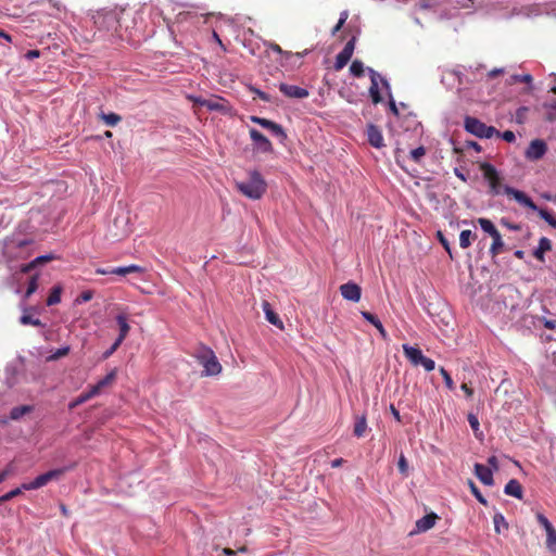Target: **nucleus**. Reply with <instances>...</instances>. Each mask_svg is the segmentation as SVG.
<instances>
[{
    "label": "nucleus",
    "instance_id": "f257e3e1",
    "mask_svg": "<svg viewBox=\"0 0 556 556\" xmlns=\"http://www.w3.org/2000/svg\"><path fill=\"white\" fill-rule=\"evenodd\" d=\"M237 190L251 200H260L267 191V182L260 172L252 170L249 178L235 182Z\"/></svg>",
    "mask_w": 556,
    "mask_h": 556
},
{
    "label": "nucleus",
    "instance_id": "f03ea898",
    "mask_svg": "<svg viewBox=\"0 0 556 556\" xmlns=\"http://www.w3.org/2000/svg\"><path fill=\"white\" fill-rule=\"evenodd\" d=\"M504 192L507 197L513 198L520 205L531 211L538 212L542 219H544L553 228H556V216L544 208H539L532 199L527 195V193L513 187H505Z\"/></svg>",
    "mask_w": 556,
    "mask_h": 556
},
{
    "label": "nucleus",
    "instance_id": "7ed1b4c3",
    "mask_svg": "<svg viewBox=\"0 0 556 556\" xmlns=\"http://www.w3.org/2000/svg\"><path fill=\"white\" fill-rule=\"evenodd\" d=\"M464 127L466 131L470 132L471 135L478 137V138H491L493 135L498 134V131L493 126H488L480 119L472 117V116H466L464 119Z\"/></svg>",
    "mask_w": 556,
    "mask_h": 556
},
{
    "label": "nucleus",
    "instance_id": "20e7f679",
    "mask_svg": "<svg viewBox=\"0 0 556 556\" xmlns=\"http://www.w3.org/2000/svg\"><path fill=\"white\" fill-rule=\"evenodd\" d=\"M72 468L73 466L49 470L42 475H39L33 481L23 483L22 488L26 491L40 489L52 480H59L67 470Z\"/></svg>",
    "mask_w": 556,
    "mask_h": 556
},
{
    "label": "nucleus",
    "instance_id": "39448f33",
    "mask_svg": "<svg viewBox=\"0 0 556 556\" xmlns=\"http://www.w3.org/2000/svg\"><path fill=\"white\" fill-rule=\"evenodd\" d=\"M72 468L73 466L49 470L42 475H39L33 481L23 483L22 488L26 491L40 489L52 480H59L67 470Z\"/></svg>",
    "mask_w": 556,
    "mask_h": 556
},
{
    "label": "nucleus",
    "instance_id": "423d86ee",
    "mask_svg": "<svg viewBox=\"0 0 556 556\" xmlns=\"http://www.w3.org/2000/svg\"><path fill=\"white\" fill-rule=\"evenodd\" d=\"M480 170L482 172L483 178L488 181L490 187V192L494 195L504 192V188L506 186H502V177L497 169L490 163H481Z\"/></svg>",
    "mask_w": 556,
    "mask_h": 556
},
{
    "label": "nucleus",
    "instance_id": "0eeeda50",
    "mask_svg": "<svg viewBox=\"0 0 556 556\" xmlns=\"http://www.w3.org/2000/svg\"><path fill=\"white\" fill-rule=\"evenodd\" d=\"M200 364L204 367L205 376H215L222 371V365L212 350L206 349L198 356Z\"/></svg>",
    "mask_w": 556,
    "mask_h": 556
},
{
    "label": "nucleus",
    "instance_id": "6e6552de",
    "mask_svg": "<svg viewBox=\"0 0 556 556\" xmlns=\"http://www.w3.org/2000/svg\"><path fill=\"white\" fill-rule=\"evenodd\" d=\"M370 75V87H369V96L374 104H378L382 101V97L379 91V81H381L384 86L388 87V81L382 78L376 71L372 68H367Z\"/></svg>",
    "mask_w": 556,
    "mask_h": 556
},
{
    "label": "nucleus",
    "instance_id": "1a4fd4ad",
    "mask_svg": "<svg viewBox=\"0 0 556 556\" xmlns=\"http://www.w3.org/2000/svg\"><path fill=\"white\" fill-rule=\"evenodd\" d=\"M547 152V144L542 139H534L530 142L525 152L526 159L530 161L541 160Z\"/></svg>",
    "mask_w": 556,
    "mask_h": 556
},
{
    "label": "nucleus",
    "instance_id": "9d476101",
    "mask_svg": "<svg viewBox=\"0 0 556 556\" xmlns=\"http://www.w3.org/2000/svg\"><path fill=\"white\" fill-rule=\"evenodd\" d=\"M355 42L356 38L352 37L344 46L342 51L337 55L336 62H334V70L340 71L342 70L351 60L354 49H355Z\"/></svg>",
    "mask_w": 556,
    "mask_h": 556
},
{
    "label": "nucleus",
    "instance_id": "9b49d317",
    "mask_svg": "<svg viewBox=\"0 0 556 556\" xmlns=\"http://www.w3.org/2000/svg\"><path fill=\"white\" fill-rule=\"evenodd\" d=\"M250 137L255 146V149L262 153H270L273 152V144L268 140L267 137H265L262 132L258 130L252 128L250 129Z\"/></svg>",
    "mask_w": 556,
    "mask_h": 556
},
{
    "label": "nucleus",
    "instance_id": "f8f14e48",
    "mask_svg": "<svg viewBox=\"0 0 556 556\" xmlns=\"http://www.w3.org/2000/svg\"><path fill=\"white\" fill-rule=\"evenodd\" d=\"M341 295L349 301L358 302L362 295V289L354 282H346L340 286Z\"/></svg>",
    "mask_w": 556,
    "mask_h": 556
},
{
    "label": "nucleus",
    "instance_id": "ddd939ff",
    "mask_svg": "<svg viewBox=\"0 0 556 556\" xmlns=\"http://www.w3.org/2000/svg\"><path fill=\"white\" fill-rule=\"evenodd\" d=\"M279 90L288 98L304 99L308 97V90L295 85L280 84Z\"/></svg>",
    "mask_w": 556,
    "mask_h": 556
},
{
    "label": "nucleus",
    "instance_id": "4468645a",
    "mask_svg": "<svg viewBox=\"0 0 556 556\" xmlns=\"http://www.w3.org/2000/svg\"><path fill=\"white\" fill-rule=\"evenodd\" d=\"M367 138L370 146L380 149L384 147L383 136L380 128L374 124L367 126Z\"/></svg>",
    "mask_w": 556,
    "mask_h": 556
},
{
    "label": "nucleus",
    "instance_id": "2eb2a0df",
    "mask_svg": "<svg viewBox=\"0 0 556 556\" xmlns=\"http://www.w3.org/2000/svg\"><path fill=\"white\" fill-rule=\"evenodd\" d=\"M438 519H439V517L435 513H430V514L424 516L422 518H420L416 521L415 532L420 533V532H426V531L432 529Z\"/></svg>",
    "mask_w": 556,
    "mask_h": 556
},
{
    "label": "nucleus",
    "instance_id": "dca6fc26",
    "mask_svg": "<svg viewBox=\"0 0 556 556\" xmlns=\"http://www.w3.org/2000/svg\"><path fill=\"white\" fill-rule=\"evenodd\" d=\"M475 475L485 485H492L494 483L491 468L482 464L475 465Z\"/></svg>",
    "mask_w": 556,
    "mask_h": 556
},
{
    "label": "nucleus",
    "instance_id": "f3484780",
    "mask_svg": "<svg viewBox=\"0 0 556 556\" xmlns=\"http://www.w3.org/2000/svg\"><path fill=\"white\" fill-rule=\"evenodd\" d=\"M116 369H112L104 378L100 379L96 384L91 386V393L96 396L101 393L103 389L111 386L116 379Z\"/></svg>",
    "mask_w": 556,
    "mask_h": 556
},
{
    "label": "nucleus",
    "instance_id": "a211bd4d",
    "mask_svg": "<svg viewBox=\"0 0 556 556\" xmlns=\"http://www.w3.org/2000/svg\"><path fill=\"white\" fill-rule=\"evenodd\" d=\"M116 324L118 326V337L116 338L117 344H122L123 341L126 339V337L129 333L130 326L128 324L127 316L124 314H118L115 317Z\"/></svg>",
    "mask_w": 556,
    "mask_h": 556
},
{
    "label": "nucleus",
    "instance_id": "6ab92c4d",
    "mask_svg": "<svg viewBox=\"0 0 556 556\" xmlns=\"http://www.w3.org/2000/svg\"><path fill=\"white\" fill-rule=\"evenodd\" d=\"M263 311L265 313V317L268 323L278 327L279 329H283V323L279 318L278 314L274 312L271 305L267 301H263L262 303Z\"/></svg>",
    "mask_w": 556,
    "mask_h": 556
},
{
    "label": "nucleus",
    "instance_id": "aec40b11",
    "mask_svg": "<svg viewBox=\"0 0 556 556\" xmlns=\"http://www.w3.org/2000/svg\"><path fill=\"white\" fill-rule=\"evenodd\" d=\"M504 492L506 495L514 496L519 500L522 498V493H523L522 485L520 484V482L517 479H510L506 483V485L504 488Z\"/></svg>",
    "mask_w": 556,
    "mask_h": 556
},
{
    "label": "nucleus",
    "instance_id": "412c9836",
    "mask_svg": "<svg viewBox=\"0 0 556 556\" xmlns=\"http://www.w3.org/2000/svg\"><path fill=\"white\" fill-rule=\"evenodd\" d=\"M403 352L406 358L414 365L418 366V362H420V357L422 352L418 348L410 346L408 344H403Z\"/></svg>",
    "mask_w": 556,
    "mask_h": 556
},
{
    "label": "nucleus",
    "instance_id": "4be33fe9",
    "mask_svg": "<svg viewBox=\"0 0 556 556\" xmlns=\"http://www.w3.org/2000/svg\"><path fill=\"white\" fill-rule=\"evenodd\" d=\"M362 316L379 331L382 339H384V340L388 339V333H387L383 325L381 324V321L378 319V317L376 315H374L369 312L363 311Z\"/></svg>",
    "mask_w": 556,
    "mask_h": 556
},
{
    "label": "nucleus",
    "instance_id": "5701e85b",
    "mask_svg": "<svg viewBox=\"0 0 556 556\" xmlns=\"http://www.w3.org/2000/svg\"><path fill=\"white\" fill-rule=\"evenodd\" d=\"M552 249V242L548 238L542 237L539 241V247L533 251V256L543 262L544 253Z\"/></svg>",
    "mask_w": 556,
    "mask_h": 556
},
{
    "label": "nucleus",
    "instance_id": "b1692460",
    "mask_svg": "<svg viewBox=\"0 0 556 556\" xmlns=\"http://www.w3.org/2000/svg\"><path fill=\"white\" fill-rule=\"evenodd\" d=\"M367 431V419L365 415L355 416L353 434L356 438H363Z\"/></svg>",
    "mask_w": 556,
    "mask_h": 556
},
{
    "label": "nucleus",
    "instance_id": "393cba45",
    "mask_svg": "<svg viewBox=\"0 0 556 556\" xmlns=\"http://www.w3.org/2000/svg\"><path fill=\"white\" fill-rule=\"evenodd\" d=\"M142 271H143V268L141 266L135 265V264L124 266V267H115V268L110 269L111 275H119V276H126L128 274L142 273Z\"/></svg>",
    "mask_w": 556,
    "mask_h": 556
},
{
    "label": "nucleus",
    "instance_id": "a878e982",
    "mask_svg": "<svg viewBox=\"0 0 556 556\" xmlns=\"http://www.w3.org/2000/svg\"><path fill=\"white\" fill-rule=\"evenodd\" d=\"M491 237L493 239V242L490 247V254L492 255V257H495L502 252L504 242L502 240L500 231H496L495 235Z\"/></svg>",
    "mask_w": 556,
    "mask_h": 556
},
{
    "label": "nucleus",
    "instance_id": "bb28decb",
    "mask_svg": "<svg viewBox=\"0 0 556 556\" xmlns=\"http://www.w3.org/2000/svg\"><path fill=\"white\" fill-rule=\"evenodd\" d=\"M33 410H34V406H31V405H21V406L13 407L10 412V418L12 420H17L21 417H23L24 415L31 413Z\"/></svg>",
    "mask_w": 556,
    "mask_h": 556
},
{
    "label": "nucleus",
    "instance_id": "cd10ccee",
    "mask_svg": "<svg viewBox=\"0 0 556 556\" xmlns=\"http://www.w3.org/2000/svg\"><path fill=\"white\" fill-rule=\"evenodd\" d=\"M225 100L222 98L206 99V102H202V106L207 108L211 111H225Z\"/></svg>",
    "mask_w": 556,
    "mask_h": 556
},
{
    "label": "nucleus",
    "instance_id": "c85d7f7f",
    "mask_svg": "<svg viewBox=\"0 0 556 556\" xmlns=\"http://www.w3.org/2000/svg\"><path fill=\"white\" fill-rule=\"evenodd\" d=\"M545 110V119L548 122L556 121V99H553L543 104Z\"/></svg>",
    "mask_w": 556,
    "mask_h": 556
},
{
    "label": "nucleus",
    "instance_id": "c756f323",
    "mask_svg": "<svg viewBox=\"0 0 556 556\" xmlns=\"http://www.w3.org/2000/svg\"><path fill=\"white\" fill-rule=\"evenodd\" d=\"M61 294H62V287L61 286H54L52 289H51V292L47 299V305L48 306H52V305H55L58 303H60L61 301Z\"/></svg>",
    "mask_w": 556,
    "mask_h": 556
},
{
    "label": "nucleus",
    "instance_id": "7c9ffc66",
    "mask_svg": "<svg viewBox=\"0 0 556 556\" xmlns=\"http://www.w3.org/2000/svg\"><path fill=\"white\" fill-rule=\"evenodd\" d=\"M477 223L480 225L481 229L490 236H494L495 232L498 231L492 220L488 218H478Z\"/></svg>",
    "mask_w": 556,
    "mask_h": 556
},
{
    "label": "nucleus",
    "instance_id": "2f4dec72",
    "mask_svg": "<svg viewBox=\"0 0 556 556\" xmlns=\"http://www.w3.org/2000/svg\"><path fill=\"white\" fill-rule=\"evenodd\" d=\"M476 235L471 230H463L459 235V245L463 249H467L471 244V239H475Z\"/></svg>",
    "mask_w": 556,
    "mask_h": 556
},
{
    "label": "nucleus",
    "instance_id": "473e14b6",
    "mask_svg": "<svg viewBox=\"0 0 556 556\" xmlns=\"http://www.w3.org/2000/svg\"><path fill=\"white\" fill-rule=\"evenodd\" d=\"M350 73L355 77H362L365 73L364 63L359 60H354L350 66Z\"/></svg>",
    "mask_w": 556,
    "mask_h": 556
},
{
    "label": "nucleus",
    "instance_id": "72a5a7b5",
    "mask_svg": "<svg viewBox=\"0 0 556 556\" xmlns=\"http://www.w3.org/2000/svg\"><path fill=\"white\" fill-rule=\"evenodd\" d=\"M546 548L552 552L556 553V529H552L548 532H546Z\"/></svg>",
    "mask_w": 556,
    "mask_h": 556
},
{
    "label": "nucleus",
    "instance_id": "f704fd0d",
    "mask_svg": "<svg viewBox=\"0 0 556 556\" xmlns=\"http://www.w3.org/2000/svg\"><path fill=\"white\" fill-rule=\"evenodd\" d=\"M468 486L471 491V493L473 494V496L478 500L479 503H481L482 505L486 506L488 505V501L486 498L482 495V493L480 492V490L478 489V486L475 484V482L472 480H468Z\"/></svg>",
    "mask_w": 556,
    "mask_h": 556
},
{
    "label": "nucleus",
    "instance_id": "c9c22d12",
    "mask_svg": "<svg viewBox=\"0 0 556 556\" xmlns=\"http://www.w3.org/2000/svg\"><path fill=\"white\" fill-rule=\"evenodd\" d=\"M101 118L104 121V123L108 126H111V127L117 125L122 121V117L116 113H109V114L102 113Z\"/></svg>",
    "mask_w": 556,
    "mask_h": 556
},
{
    "label": "nucleus",
    "instance_id": "e433bc0d",
    "mask_svg": "<svg viewBox=\"0 0 556 556\" xmlns=\"http://www.w3.org/2000/svg\"><path fill=\"white\" fill-rule=\"evenodd\" d=\"M493 523H494V530L496 533H501L502 527H504L505 529L508 528V523L506 522L505 517L501 513H497L494 515Z\"/></svg>",
    "mask_w": 556,
    "mask_h": 556
},
{
    "label": "nucleus",
    "instance_id": "4c0bfd02",
    "mask_svg": "<svg viewBox=\"0 0 556 556\" xmlns=\"http://www.w3.org/2000/svg\"><path fill=\"white\" fill-rule=\"evenodd\" d=\"M20 323L22 325H31V326H35V327H43L45 325L41 323L40 319L38 318H34L31 317L30 315L28 314H23L20 318Z\"/></svg>",
    "mask_w": 556,
    "mask_h": 556
},
{
    "label": "nucleus",
    "instance_id": "58836bf2",
    "mask_svg": "<svg viewBox=\"0 0 556 556\" xmlns=\"http://www.w3.org/2000/svg\"><path fill=\"white\" fill-rule=\"evenodd\" d=\"M96 395L93 393H91V389L89 388V390L87 392H83L72 404H71V408L77 406V405H80L87 401H89L90 399L94 397Z\"/></svg>",
    "mask_w": 556,
    "mask_h": 556
},
{
    "label": "nucleus",
    "instance_id": "ea45409f",
    "mask_svg": "<svg viewBox=\"0 0 556 556\" xmlns=\"http://www.w3.org/2000/svg\"><path fill=\"white\" fill-rule=\"evenodd\" d=\"M38 277L37 275L33 276L28 282V286H27V289H26V292H25V298H29L33 293H35L38 289Z\"/></svg>",
    "mask_w": 556,
    "mask_h": 556
},
{
    "label": "nucleus",
    "instance_id": "a19ab883",
    "mask_svg": "<svg viewBox=\"0 0 556 556\" xmlns=\"http://www.w3.org/2000/svg\"><path fill=\"white\" fill-rule=\"evenodd\" d=\"M22 490L24 489L21 485L20 488L13 489L10 492L5 493L4 495L0 496V504L18 496L20 494H22Z\"/></svg>",
    "mask_w": 556,
    "mask_h": 556
},
{
    "label": "nucleus",
    "instance_id": "79ce46f5",
    "mask_svg": "<svg viewBox=\"0 0 556 556\" xmlns=\"http://www.w3.org/2000/svg\"><path fill=\"white\" fill-rule=\"evenodd\" d=\"M399 471L404 476H408V463L404 454H401L397 462Z\"/></svg>",
    "mask_w": 556,
    "mask_h": 556
},
{
    "label": "nucleus",
    "instance_id": "37998d69",
    "mask_svg": "<svg viewBox=\"0 0 556 556\" xmlns=\"http://www.w3.org/2000/svg\"><path fill=\"white\" fill-rule=\"evenodd\" d=\"M425 154H426V149L422 146L410 151V157L416 163H419L420 160L425 156Z\"/></svg>",
    "mask_w": 556,
    "mask_h": 556
},
{
    "label": "nucleus",
    "instance_id": "c03bdc74",
    "mask_svg": "<svg viewBox=\"0 0 556 556\" xmlns=\"http://www.w3.org/2000/svg\"><path fill=\"white\" fill-rule=\"evenodd\" d=\"M268 130H270L275 136L279 137L281 141H283L287 138L283 128L275 122H273V126H270Z\"/></svg>",
    "mask_w": 556,
    "mask_h": 556
},
{
    "label": "nucleus",
    "instance_id": "a18cd8bd",
    "mask_svg": "<svg viewBox=\"0 0 556 556\" xmlns=\"http://www.w3.org/2000/svg\"><path fill=\"white\" fill-rule=\"evenodd\" d=\"M513 83L531 84L533 78L530 74H515L510 77Z\"/></svg>",
    "mask_w": 556,
    "mask_h": 556
},
{
    "label": "nucleus",
    "instance_id": "49530a36",
    "mask_svg": "<svg viewBox=\"0 0 556 556\" xmlns=\"http://www.w3.org/2000/svg\"><path fill=\"white\" fill-rule=\"evenodd\" d=\"M440 374L442 375V377L444 379L446 388L451 391L454 390L455 383H454L451 375L443 367L440 368Z\"/></svg>",
    "mask_w": 556,
    "mask_h": 556
},
{
    "label": "nucleus",
    "instance_id": "de8ad7c7",
    "mask_svg": "<svg viewBox=\"0 0 556 556\" xmlns=\"http://www.w3.org/2000/svg\"><path fill=\"white\" fill-rule=\"evenodd\" d=\"M348 17H349L348 11L341 12L340 18H339L337 25L332 28V31H331V34L333 36L343 27V25L346 22Z\"/></svg>",
    "mask_w": 556,
    "mask_h": 556
},
{
    "label": "nucleus",
    "instance_id": "09e8293b",
    "mask_svg": "<svg viewBox=\"0 0 556 556\" xmlns=\"http://www.w3.org/2000/svg\"><path fill=\"white\" fill-rule=\"evenodd\" d=\"M70 353V346L58 349L52 355L48 357V361H56Z\"/></svg>",
    "mask_w": 556,
    "mask_h": 556
},
{
    "label": "nucleus",
    "instance_id": "8fccbe9b",
    "mask_svg": "<svg viewBox=\"0 0 556 556\" xmlns=\"http://www.w3.org/2000/svg\"><path fill=\"white\" fill-rule=\"evenodd\" d=\"M437 238L439 239L440 243L443 245V248L445 249V251L448 253V255L451 257H453L452 255V250H451V247H450V242L448 240L444 237V235L442 233V231H438L437 232Z\"/></svg>",
    "mask_w": 556,
    "mask_h": 556
},
{
    "label": "nucleus",
    "instance_id": "3c124183",
    "mask_svg": "<svg viewBox=\"0 0 556 556\" xmlns=\"http://www.w3.org/2000/svg\"><path fill=\"white\" fill-rule=\"evenodd\" d=\"M536 519H538L539 523L545 529L546 532L554 529L553 525L549 522V520L543 514H538Z\"/></svg>",
    "mask_w": 556,
    "mask_h": 556
},
{
    "label": "nucleus",
    "instance_id": "603ef678",
    "mask_svg": "<svg viewBox=\"0 0 556 556\" xmlns=\"http://www.w3.org/2000/svg\"><path fill=\"white\" fill-rule=\"evenodd\" d=\"M251 121L253 123H256V124L261 125L262 127H264L266 129H268V128H270V126H273V121H269L267 118L252 116Z\"/></svg>",
    "mask_w": 556,
    "mask_h": 556
},
{
    "label": "nucleus",
    "instance_id": "864d4df0",
    "mask_svg": "<svg viewBox=\"0 0 556 556\" xmlns=\"http://www.w3.org/2000/svg\"><path fill=\"white\" fill-rule=\"evenodd\" d=\"M467 418H468V422H469L471 429L473 430L475 433H477V431L479 430V426H480L478 417L470 413V414H468Z\"/></svg>",
    "mask_w": 556,
    "mask_h": 556
},
{
    "label": "nucleus",
    "instance_id": "5fc2aeb1",
    "mask_svg": "<svg viewBox=\"0 0 556 556\" xmlns=\"http://www.w3.org/2000/svg\"><path fill=\"white\" fill-rule=\"evenodd\" d=\"M497 135H500V132ZM501 137L506 142H514L516 139V136H515L514 131H511V130H505L503 134H501Z\"/></svg>",
    "mask_w": 556,
    "mask_h": 556
},
{
    "label": "nucleus",
    "instance_id": "6e6d98bb",
    "mask_svg": "<svg viewBox=\"0 0 556 556\" xmlns=\"http://www.w3.org/2000/svg\"><path fill=\"white\" fill-rule=\"evenodd\" d=\"M119 346H121V344H117V340H115V342L112 344V346L103 353V358L104 359L109 358Z\"/></svg>",
    "mask_w": 556,
    "mask_h": 556
},
{
    "label": "nucleus",
    "instance_id": "4d7b16f0",
    "mask_svg": "<svg viewBox=\"0 0 556 556\" xmlns=\"http://www.w3.org/2000/svg\"><path fill=\"white\" fill-rule=\"evenodd\" d=\"M422 367L427 370V371H432L434 368H435V363L433 359L431 358H428L424 364H422Z\"/></svg>",
    "mask_w": 556,
    "mask_h": 556
},
{
    "label": "nucleus",
    "instance_id": "13d9d810",
    "mask_svg": "<svg viewBox=\"0 0 556 556\" xmlns=\"http://www.w3.org/2000/svg\"><path fill=\"white\" fill-rule=\"evenodd\" d=\"M92 299V292L91 291H85V292H81L79 298H78V301L80 302H88Z\"/></svg>",
    "mask_w": 556,
    "mask_h": 556
},
{
    "label": "nucleus",
    "instance_id": "bf43d9fd",
    "mask_svg": "<svg viewBox=\"0 0 556 556\" xmlns=\"http://www.w3.org/2000/svg\"><path fill=\"white\" fill-rule=\"evenodd\" d=\"M36 266H37V264L35 263V261H31L30 263L23 265V266L21 267V271H22V273H29V271H30V270H33Z\"/></svg>",
    "mask_w": 556,
    "mask_h": 556
},
{
    "label": "nucleus",
    "instance_id": "052dcab7",
    "mask_svg": "<svg viewBox=\"0 0 556 556\" xmlns=\"http://www.w3.org/2000/svg\"><path fill=\"white\" fill-rule=\"evenodd\" d=\"M466 147L473 149L476 152H481V146L476 141H467Z\"/></svg>",
    "mask_w": 556,
    "mask_h": 556
},
{
    "label": "nucleus",
    "instance_id": "680f3d73",
    "mask_svg": "<svg viewBox=\"0 0 556 556\" xmlns=\"http://www.w3.org/2000/svg\"><path fill=\"white\" fill-rule=\"evenodd\" d=\"M460 388L465 392L467 397H471L472 396L473 390L467 383H463L460 386Z\"/></svg>",
    "mask_w": 556,
    "mask_h": 556
},
{
    "label": "nucleus",
    "instance_id": "e2e57ef3",
    "mask_svg": "<svg viewBox=\"0 0 556 556\" xmlns=\"http://www.w3.org/2000/svg\"><path fill=\"white\" fill-rule=\"evenodd\" d=\"M11 466L7 467L3 471L0 472V483L3 482L8 476L11 473Z\"/></svg>",
    "mask_w": 556,
    "mask_h": 556
},
{
    "label": "nucleus",
    "instance_id": "0e129e2a",
    "mask_svg": "<svg viewBox=\"0 0 556 556\" xmlns=\"http://www.w3.org/2000/svg\"><path fill=\"white\" fill-rule=\"evenodd\" d=\"M50 260H52V256H50V255H45V256H38V257H36L34 261H35V263H36L37 265H39V264H43V263H46V262H48V261H50Z\"/></svg>",
    "mask_w": 556,
    "mask_h": 556
},
{
    "label": "nucleus",
    "instance_id": "69168bd1",
    "mask_svg": "<svg viewBox=\"0 0 556 556\" xmlns=\"http://www.w3.org/2000/svg\"><path fill=\"white\" fill-rule=\"evenodd\" d=\"M488 464H489L492 468H494L495 470H497V469H498V463H497V458H496L495 456H491V457H489V459H488Z\"/></svg>",
    "mask_w": 556,
    "mask_h": 556
},
{
    "label": "nucleus",
    "instance_id": "338daca9",
    "mask_svg": "<svg viewBox=\"0 0 556 556\" xmlns=\"http://www.w3.org/2000/svg\"><path fill=\"white\" fill-rule=\"evenodd\" d=\"M503 73H504V70H503V68H494V70H492V71H490V72H489L488 76H489L490 78H494V77H496V76H498V75H501V74H503Z\"/></svg>",
    "mask_w": 556,
    "mask_h": 556
},
{
    "label": "nucleus",
    "instance_id": "774afa93",
    "mask_svg": "<svg viewBox=\"0 0 556 556\" xmlns=\"http://www.w3.org/2000/svg\"><path fill=\"white\" fill-rule=\"evenodd\" d=\"M344 459L343 458H336L331 462V467L332 468H338L340 466H342L344 464Z\"/></svg>",
    "mask_w": 556,
    "mask_h": 556
}]
</instances>
